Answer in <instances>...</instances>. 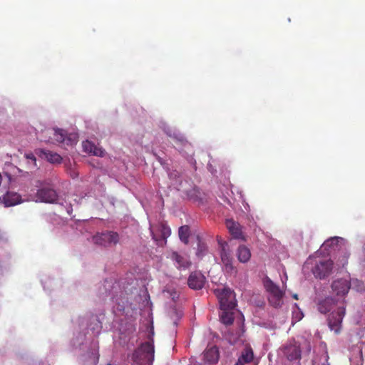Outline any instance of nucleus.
<instances>
[{
	"label": "nucleus",
	"mask_w": 365,
	"mask_h": 365,
	"mask_svg": "<svg viewBox=\"0 0 365 365\" xmlns=\"http://www.w3.org/2000/svg\"><path fill=\"white\" fill-rule=\"evenodd\" d=\"M189 243L196 245L195 255L199 259L206 255L207 247L202 242L199 235L192 232L188 226L184 225V244L187 245Z\"/></svg>",
	"instance_id": "nucleus-3"
},
{
	"label": "nucleus",
	"mask_w": 365,
	"mask_h": 365,
	"mask_svg": "<svg viewBox=\"0 0 365 365\" xmlns=\"http://www.w3.org/2000/svg\"><path fill=\"white\" fill-rule=\"evenodd\" d=\"M26 157L29 159L36 161V158L33 154L27 155Z\"/></svg>",
	"instance_id": "nucleus-33"
},
{
	"label": "nucleus",
	"mask_w": 365,
	"mask_h": 365,
	"mask_svg": "<svg viewBox=\"0 0 365 365\" xmlns=\"http://www.w3.org/2000/svg\"><path fill=\"white\" fill-rule=\"evenodd\" d=\"M178 235L180 240H182V226L178 228Z\"/></svg>",
	"instance_id": "nucleus-31"
},
{
	"label": "nucleus",
	"mask_w": 365,
	"mask_h": 365,
	"mask_svg": "<svg viewBox=\"0 0 365 365\" xmlns=\"http://www.w3.org/2000/svg\"><path fill=\"white\" fill-rule=\"evenodd\" d=\"M160 232H161L162 240L165 241V243L167 237L170 235V230L168 227H167L164 225H162L160 226Z\"/></svg>",
	"instance_id": "nucleus-27"
},
{
	"label": "nucleus",
	"mask_w": 365,
	"mask_h": 365,
	"mask_svg": "<svg viewBox=\"0 0 365 365\" xmlns=\"http://www.w3.org/2000/svg\"><path fill=\"white\" fill-rule=\"evenodd\" d=\"M264 286L269 292V303L274 307H279L282 302L284 292L268 277L264 279Z\"/></svg>",
	"instance_id": "nucleus-5"
},
{
	"label": "nucleus",
	"mask_w": 365,
	"mask_h": 365,
	"mask_svg": "<svg viewBox=\"0 0 365 365\" xmlns=\"http://www.w3.org/2000/svg\"><path fill=\"white\" fill-rule=\"evenodd\" d=\"M335 306L336 304L334 299L331 297H327L321 300L318 303V310L322 314H326L333 309Z\"/></svg>",
	"instance_id": "nucleus-21"
},
{
	"label": "nucleus",
	"mask_w": 365,
	"mask_h": 365,
	"mask_svg": "<svg viewBox=\"0 0 365 365\" xmlns=\"http://www.w3.org/2000/svg\"><path fill=\"white\" fill-rule=\"evenodd\" d=\"M346 241L340 237H333L327 240L321 247L322 252H327V254L331 251L341 250L345 248Z\"/></svg>",
	"instance_id": "nucleus-11"
},
{
	"label": "nucleus",
	"mask_w": 365,
	"mask_h": 365,
	"mask_svg": "<svg viewBox=\"0 0 365 365\" xmlns=\"http://www.w3.org/2000/svg\"><path fill=\"white\" fill-rule=\"evenodd\" d=\"M293 298H294L295 299H298L297 294H293Z\"/></svg>",
	"instance_id": "nucleus-35"
},
{
	"label": "nucleus",
	"mask_w": 365,
	"mask_h": 365,
	"mask_svg": "<svg viewBox=\"0 0 365 365\" xmlns=\"http://www.w3.org/2000/svg\"><path fill=\"white\" fill-rule=\"evenodd\" d=\"M204 359L209 364H216L219 360V351L216 346L207 349L204 352Z\"/></svg>",
	"instance_id": "nucleus-19"
},
{
	"label": "nucleus",
	"mask_w": 365,
	"mask_h": 365,
	"mask_svg": "<svg viewBox=\"0 0 365 365\" xmlns=\"http://www.w3.org/2000/svg\"><path fill=\"white\" fill-rule=\"evenodd\" d=\"M252 365H257V363H253Z\"/></svg>",
	"instance_id": "nucleus-39"
},
{
	"label": "nucleus",
	"mask_w": 365,
	"mask_h": 365,
	"mask_svg": "<svg viewBox=\"0 0 365 365\" xmlns=\"http://www.w3.org/2000/svg\"><path fill=\"white\" fill-rule=\"evenodd\" d=\"M319 356L314 359V363L319 365H329L327 346L325 342L321 341L319 344Z\"/></svg>",
	"instance_id": "nucleus-16"
},
{
	"label": "nucleus",
	"mask_w": 365,
	"mask_h": 365,
	"mask_svg": "<svg viewBox=\"0 0 365 365\" xmlns=\"http://www.w3.org/2000/svg\"><path fill=\"white\" fill-rule=\"evenodd\" d=\"M153 238L156 240V241H158V240L155 237V235L154 234H153Z\"/></svg>",
	"instance_id": "nucleus-37"
},
{
	"label": "nucleus",
	"mask_w": 365,
	"mask_h": 365,
	"mask_svg": "<svg viewBox=\"0 0 365 365\" xmlns=\"http://www.w3.org/2000/svg\"><path fill=\"white\" fill-rule=\"evenodd\" d=\"M280 352L287 360L292 361L300 359L302 350L295 340H290L280 349Z\"/></svg>",
	"instance_id": "nucleus-7"
},
{
	"label": "nucleus",
	"mask_w": 365,
	"mask_h": 365,
	"mask_svg": "<svg viewBox=\"0 0 365 365\" xmlns=\"http://www.w3.org/2000/svg\"><path fill=\"white\" fill-rule=\"evenodd\" d=\"M108 365H111L110 364H108Z\"/></svg>",
	"instance_id": "nucleus-40"
},
{
	"label": "nucleus",
	"mask_w": 365,
	"mask_h": 365,
	"mask_svg": "<svg viewBox=\"0 0 365 365\" xmlns=\"http://www.w3.org/2000/svg\"><path fill=\"white\" fill-rule=\"evenodd\" d=\"M190 264H191L190 262H185L184 260V265H183L184 269L189 267L190 266Z\"/></svg>",
	"instance_id": "nucleus-32"
},
{
	"label": "nucleus",
	"mask_w": 365,
	"mask_h": 365,
	"mask_svg": "<svg viewBox=\"0 0 365 365\" xmlns=\"http://www.w3.org/2000/svg\"><path fill=\"white\" fill-rule=\"evenodd\" d=\"M208 168H209V170L212 173V165H208Z\"/></svg>",
	"instance_id": "nucleus-34"
},
{
	"label": "nucleus",
	"mask_w": 365,
	"mask_h": 365,
	"mask_svg": "<svg viewBox=\"0 0 365 365\" xmlns=\"http://www.w3.org/2000/svg\"><path fill=\"white\" fill-rule=\"evenodd\" d=\"M36 197L42 202L54 203L58 200V194L52 188L43 187L37 191Z\"/></svg>",
	"instance_id": "nucleus-12"
},
{
	"label": "nucleus",
	"mask_w": 365,
	"mask_h": 365,
	"mask_svg": "<svg viewBox=\"0 0 365 365\" xmlns=\"http://www.w3.org/2000/svg\"><path fill=\"white\" fill-rule=\"evenodd\" d=\"M37 153H38L39 157L53 164H59L62 161L61 156L57 153L43 149H39Z\"/></svg>",
	"instance_id": "nucleus-17"
},
{
	"label": "nucleus",
	"mask_w": 365,
	"mask_h": 365,
	"mask_svg": "<svg viewBox=\"0 0 365 365\" xmlns=\"http://www.w3.org/2000/svg\"><path fill=\"white\" fill-rule=\"evenodd\" d=\"M253 363H257L254 359L253 350L250 346L247 345L241 351L235 365H252Z\"/></svg>",
	"instance_id": "nucleus-13"
},
{
	"label": "nucleus",
	"mask_w": 365,
	"mask_h": 365,
	"mask_svg": "<svg viewBox=\"0 0 365 365\" xmlns=\"http://www.w3.org/2000/svg\"><path fill=\"white\" fill-rule=\"evenodd\" d=\"M312 351V345L309 341L306 342V352L309 354Z\"/></svg>",
	"instance_id": "nucleus-30"
},
{
	"label": "nucleus",
	"mask_w": 365,
	"mask_h": 365,
	"mask_svg": "<svg viewBox=\"0 0 365 365\" xmlns=\"http://www.w3.org/2000/svg\"><path fill=\"white\" fill-rule=\"evenodd\" d=\"M333 263L329 259H319L316 261L312 271L315 277L324 279L328 277L332 270Z\"/></svg>",
	"instance_id": "nucleus-8"
},
{
	"label": "nucleus",
	"mask_w": 365,
	"mask_h": 365,
	"mask_svg": "<svg viewBox=\"0 0 365 365\" xmlns=\"http://www.w3.org/2000/svg\"><path fill=\"white\" fill-rule=\"evenodd\" d=\"M333 293L338 296L344 297L350 289V282L346 279H339L334 280L331 284Z\"/></svg>",
	"instance_id": "nucleus-14"
},
{
	"label": "nucleus",
	"mask_w": 365,
	"mask_h": 365,
	"mask_svg": "<svg viewBox=\"0 0 365 365\" xmlns=\"http://www.w3.org/2000/svg\"><path fill=\"white\" fill-rule=\"evenodd\" d=\"M220 309L222 312L220 315V320H221L222 323H223L225 325L232 324L233 322V320H234L233 314H234L235 309Z\"/></svg>",
	"instance_id": "nucleus-25"
},
{
	"label": "nucleus",
	"mask_w": 365,
	"mask_h": 365,
	"mask_svg": "<svg viewBox=\"0 0 365 365\" xmlns=\"http://www.w3.org/2000/svg\"><path fill=\"white\" fill-rule=\"evenodd\" d=\"M214 293L217 297L220 309H235L237 306L235 292L228 287H219L214 289Z\"/></svg>",
	"instance_id": "nucleus-2"
},
{
	"label": "nucleus",
	"mask_w": 365,
	"mask_h": 365,
	"mask_svg": "<svg viewBox=\"0 0 365 365\" xmlns=\"http://www.w3.org/2000/svg\"><path fill=\"white\" fill-rule=\"evenodd\" d=\"M45 134L54 135L53 144L63 143L66 145H73L78 141L76 134L68 135L66 131L60 128H46L44 130Z\"/></svg>",
	"instance_id": "nucleus-4"
},
{
	"label": "nucleus",
	"mask_w": 365,
	"mask_h": 365,
	"mask_svg": "<svg viewBox=\"0 0 365 365\" xmlns=\"http://www.w3.org/2000/svg\"><path fill=\"white\" fill-rule=\"evenodd\" d=\"M172 257L173 259H175L176 261V262L178 264V267H180L182 266L181 257L179 255H178L177 253L173 252Z\"/></svg>",
	"instance_id": "nucleus-29"
},
{
	"label": "nucleus",
	"mask_w": 365,
	"mask_h": 365,
	"mask_svg": "<svg viewBox=\"0 0 365 365\" xmlns=\"http://www.w3.org/2000/svg\"><path fill=\"white\" fill-rule=\"evenodd\" d=\"M53 137L54 135L45 134L43 130L41 131L40 138L41 141L52 143Z\"/></svg>",
	"instance_id": "nucleus-28"
},
{
	"label": "nucleus",
	"mask_w": 365,
	"mask_h": 365,
	"mask_svg": "<svg viewBox=\"0 0 365 365\" xmlns=\"http://www.w3.org/2000/svg\"><path fill=\"white\" fill-rule=\"evenodd\" d=\"M226 226L228 229L230 235L235 239H240L242 237V234L240 227V225L235 222L232 220H226Z\"/></svg>",
	"instance_id": "nucleus-22"
},
{
	"label": "nucleus",
	"mask_w": 365,
	"mask_h": 365,
	"mask_svg": "<svg viewBox=\"0 0 365 365\" xmlns=\"http://www.w3.org/2000/svg\"><path fill=\"white\" fill-rule=\"evenodd\" d=\"M287 279V276H285V279H282V282H283V283H284V282H285V281H286Z\"/></svg>",
	"instance_id": "nucleus-38"
},
{
	"label": "nucleus",
	"mask_w": 365,
	"mask_h": 365,
	"mask_svg": "<svg viewBox=\"0 0 365 365\" xmlns=\"http://www.w3.org/2000/svg\"><path fill=\"white\" fill-rule=\"evenodd\" d=\"M187 197L195 202L201 203L205 197V193L201 192L196 187L186 192Z\"/></svg>",
	"instance_id": "nucleus-20"
},
{
	"label": "nucleus",
	"mask_w": 365,
	"mask_h": 365,
	"mask_svg": "<svg viewBox=\"0 0 365 365\" xmlns=\"http://www.w3.org/2000/svg\"><path fill=\"white\" fill-rule=\"evenodd\" d=\"M217 243L220 248V254L223 269L227 273H232L235 270L233 258L229 249L228 244L221 237H217Z\"/></svg>",
	"instance_id": "nucleus-6"
},
{
	"label": "nucleus",
	"mask_w": 365,
	"mask_h": 365,
	"mask_svg": "<svg viewBox=\"0 0 365 365\" xmlns=\"http://www.w3.org/2000/svg\"><path fill=\"white\" fill-rule=\"evenodd\" d=\"M21 197L14 192H7L4 196V202L6 206H14L21 202Z\"/></svg>",
	"instance_id": "nucleus-23"
},
{
	"label": "nucleus",
	"mask_w": 365,
	"mask_h": 365,
	"mask_svg": "<svg viewBox=\"0 0 365 365\" xmlns=\"http://www.w3.org/2000/svg\"><path fill=\"white\" fill-rule=\"evenodd\" d=\"M153 339L143 343L133 354L132 359L137 365H152L154 360Z\"/></svg>",
	"instance_id": "nucleus-1"
},
{
	"label": "nucleus",
	"mask_w": 365,
	"mask_h": 365,
	"mask_svg": "<svg viewBox=\"0 0 365 365\" xmlns=\"http://www.w3.org/2000/svg\"><path fill=\"white\" fill-rule=\"evenodd\" d=\"M190 163L191 164H194V163H195V162H194V160H193V159H192V158H190Z\"/></svg>",
	"instance_id": "nucleus-36"
},
{
	"label": "nucleus",
	"mask_w": 365,
	"mask_h": 365,
	"mask_svg": "<svg viewBox=\"0 0 365 365\" xmlns=\"http://www.w3.org/2000/svg\"><path fill=\"white\" fill-rule=\"evenodd\" d=\"M344 315L345 308L344 307H339L336 310L332 312L328 318L329 327L336 334H338L341 330Z\"/></svg>",
	"instance_id": "nucleus-9"
},
{
	"label": "nucleus",
	"mask_w": 365,
	"mask_h": 365,
	"mask_svg": "<svg viewBox=\"0 0 365 365\" xmlns=\"http://www.w3.org/2000/svg\"><path fill=\"white\" fill-rule=\"evenodd\" d=\"M238 260L242 263L247 262L251 257L250 250L245 245H240L237 251Z\"/></svg>",
	"instance_id": "nucleus-24"
},
{
	"label": "nucleus",
	"mask_w": 365,
	"mask_h": 365,
	"mask_svg": "<svg viewBox=\"0 0 365 365\" xmlns=\"http://www.w3.org/2000/svg\"><path fill=\"white\" fill-rule=\"evenodd\" d=\"M304 317L303 312L299 309V308L294 304V307L292 310V324H295L297 322L300 321Z\"/></svg>",
	"instance_id": "nucleus-26"
},
{
	"label": "nucleus",
	"mask_w": 365,
	"mask_h": 365,
	"mask_svg": "<svg viewBox=\"0 0 365 365\" xmlns=\"http://www.w3.org/2000/svg\"><path fill=\"white\" fill-rule=\"evenodd\" d=\"M205 283V276L199 271L192 272L187 279V284L192 289H200Z\"/></svg>",
	"instance_id": "nucleus-15"
},
{
	"label": "nucleus",
	"mask_w": 365,
	"mask_h": 365,
	"mask_svg": "<svg viewBox=\"0 0 365 365\" xmlns=\"http://www.w3.org/2000/svg\"><path fill=\"white\" fill-rule=\"evenodd\" d=\"M93 240L96 244L107 247L112 244L116 245L119 241V235L115 232L109 231L97 234Z\"/></svg>",
	"instance_id": "nucleus-10"
},
{
	"label": "nucleus",
	"mask_w": 365,
	"mask_h": 365,
	"mask_svg": "<svg viewBox=\"0 0 365 365\" xmlns=\"http://www.w3.org/2000/svg\"><path fill=\"white\" fill-rule=\"evenodd\" d=\"M82 145L83 150L86 153H91L98 157H103L105 155V150L97 147L94 143L89 140L83 141Z\"/></svg>",
	"instance_id": "nucleus-18"
}]
</instances>
